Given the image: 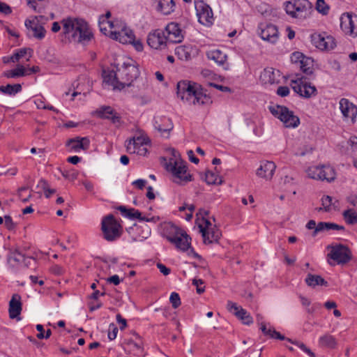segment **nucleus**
<instances>
[{
  "mask_svg": "<svg viewBox=\"0 0 357 357\" xmlns=\"http://www.w3.org/2000/svg\"><path fill=\"white\" fill-rule=\"evenodd\" d=\"M177 96L183 101L194 105H205L212 103L206 91L195 82L181 81L177 84Z\"/></svg>",
  "mask_w": 357,
  "mask_h": 357,
  "instance_id": "1",
  "label": "nucleus"
},
{
  "mask_svg": "<svg viewBox=\"0 0 357 357\" xmlns=\"http://www.w3.org/2000/svg\"><path fill=\"white\" fill-rule=\"evenodd\" d=\"M63 33L69 42L85 45L93 38L88 24L82 19L68 17L62 21Z\"/></svg>",
  "mask_w": 357,
  "mask_h": 357,
  "instance_id": "2",
  "label": "nucleus"
},
{
  "mask_svg": "<svg viewBox=\"0 0 357 357\" xmlns=\"http://www.w3.org/2000/svg\"><path fill=\"white\" fill-rule=\"evenodd\" d=\"M165 168L172 175V180L178 185H185L192 179V175L188 172L186 162L175 150L172 151V157L165 165Z\"/></svg>",
  "mask_w": 357,
  "mask_h": 357,
  "instance_id": "3",
  "label": "nucleus"
},
{
  "mask_svg": "<svg viewBox=\"0 0 357 357\" xmlns=\"http://www.w3.org/2000/svg\"><path fill=\"white\" fill-rule=\"evenodd\" d=\"M312 3L308 0H291L285 3L287 14L300 20L307 18L311 13Z\"/></svg>",
  "mask_w": 357,
  "mask_h": 357,
  "instance_id": "4",
  "label": "nucleus"
},
{
  "mask_svg": "<svg viewBox=\"0 0 357 357\" xmlns=\"http://www.w3.org/2000/svg\"><path fill=\"white\" fill-rule=\"evenodd\" d=\"M117 72L121 82L126 85L130 86L131 83L139 75V70L136 62L131 59H128L122 64H117Z\"/></svg>",
  "mask_w": 357,
  "mask_h": 357,
  "instance_id": "5",
  "label": "nucleus"
},
{
  "mask_svg": "<svg viewBox=\"0 0 357 357\" xmlns=\"http://www.w3.org/2000/svg\"><path fill=\"white\" fill-rule=\"evenodd\" d=\"M121 226L115 220L113 215L109 214L103 218L101 223V229L103 237L107 241H114L121 235Z\"/></svg>",
  "mask_w": 357,
  "mask_h": 357,
  "instance_id": "6",
  "label": "nucleus"
},
{
  "mask_svg": "<svg viewBox=\"0 0 357 357\" xmlns=\"http://www.w3.org/2000/svg\"><path fill=\"white\" fill-rule=\"evenodd\" d=\"M269 110L274 116L283 122L287 128H296L300 124L299 118L287 107L276 105L269 107Z\"/></svg>",
  "mask_w": 357,
  "mask_h": 357,
  "instance_id": "7",
  "label": "nucleus"
},
{
  "mask_svg": "<svg viewBox=\"0 0 357 357\" xmlns=\"http://www.w3.org/2000/svg\"><path fill=\"white\" fill-rule=\"evenodd\" d=\"M169 232L170 234L167 236V239L169 242L174 244L178 249L186 251L190 248L191 238L185 231L174 225H171Z\"/></svg>",
  "mask_w": 357,
  "mask_h": 357,
  "instance_id": "8",
  "label": "nucleus"
},
{
  "mask_svg": "<svg viewBox=\"0 0 357 357\" xmlns=\"http://www.w3.org/2000/svg\"><path fill=\"white\" fill-rule=\"evenodd\" d=\"M291 82L293 90L302 97L309 98L317 94L316 87L307 83L305 78L301 75L296 74Z\"/></svg>",
  "mask_w": 357,
  "mask_h": 357,
  "instance_id": "9",
  "label": "nucleus"
},
{
  "mask_svg": "<svg viewBox=\"0 0 357 357\" xmlns=\"http://www.w3.org/2000/svg\"><path fill=\"white\" fill-rule=\"evenodd\" d=\"M327 249L330 250V252L328 254V257L334 260L338 264H346L352 258L350 249L344 245H328Z\"/></svg>",
  "mask_w": 357,
  "mask_h": 357,
  "instance_id": "10",
  "label": "nucleus"
},
{
  "mask_svg": "<svg viewBox=\"0 0 357 357\" xmlns=\"http://www.w3.org/2000/svg\"><path fill=\"white\" fill-rule=\"evenodd\" d=\"M307 174L309 178L326 181L331 182L335 178V172L333 167L330 166H314L309 167L307 169Z\"/></svg>",
  "mask_w": 357,
  "mask_h": 357,
  "instance_id": "11",
  "label": "nucleus"
},
{
  "mask_svg": "<svg viewBox=\"0 0 357 357\" xmlns=\"http://www.w3.org/2000/svg\"><path fill=\"white\" fill-rule=\"evenodd\" d=\"M195 6L199 22L206 26L211 25L213 16L211 7L203 0H195Z\"/></svg>",
  "mask_w": 357,
  "mask_h": 357,
  "instance_id": "12",
  "label": "nucleus"
},
{
  "mask_svg": "<svg viewBox=\"0 0 357 357\" xmlns=\"http://www.w3.org/2000/svg\"><path fill=\"white\" fill-rule=\"evenodd\" d=\"M340 21L341 29L345 33L357 36V15L349 13H344Z\"/></svg>",
  "mask_w": 357,
  "mask_h": 357,
  "instance_id": "13",
  "label": "nucleus"
},
{
  "mask_svg": "<svg viewBox=\"0 0 357 357\" xmlns=\"http://www.w3.org/2000/svg\"><path fill=\"white\" fill-rule=\"evenodd\" d=\"M311 42L314 46L321 50H332L336 46L335 40L332 36H324L317 33L311 36Z\"/></svg>",
  "mask_w": 357,
  "mask_h": 357,
  "instance_id": "14",
  "label": "nucleus"
},
{
  "mask_svg": "<svg viewBox=\"0 0 357 357\" xmlns=\"http://www.w3.org/2000/svg\"><path fill=\"white\" fill-rule=\"evenodd\" d=\"M259 29L260 30L259 35L264 40L275 43L278 40L279 32L275 25L272 24H261Z\"/></svg>",
  "mask_w": 357,
  "mask_h": 357,
  "instance_id": "15",
  "label": "nucleus"
},
{
  "mask_svg": "<svg viewBox=\"0 0 357 357\" xmlns=\"http://www.w3.org/2000/svg\"><path fill=\"white\" fill-rule=\"evenodd\" d=\"M340 109L346 119H350L352 123L356 121L357 115V107L347 98H341L340 100Z\"/></svg>",
  "mask_w": 357,
  "mask_h": 357,
  "instance_id": "16",
  "label": "nucleus"
},
{
  "mask_svg": "<svg viewBox=\"0 0 357 357\" xmlns=\"http://www.w3.org/2000/svg\"><path fill=\"white\" fill-rule=\"evenodd\" d=\"M167 42L165 31L157 29L153 33H149L147 37L148 45L153 49H162Z\"/></svg>",
  "mask_w": 357,
  "mask_h": 357,
  "instance_id": "17",
  "label": "nucleus"
},
{
  "mask_svg": "<svg viewBox=\"0 0 357 357\" xmlns=\"http://www.w3.org/2000/svg\"><path fill=\"white\" fill-rule=\"evenodd\" d=\"M227 307L229 311L233 313L242 321L244 324L250 325L253 322L252 318L250 314L241 306L231 301H228Z\"/></svg>",
  "mask_w": 357,
  "mask_h": 357,
  "instance_id": "18",
  "label": "nucleus"
},
{
  "mask_svg": "<svg viewBox=\"0 0 357 357\" xmlns=\"http://www.w3.org/2000/svg\"><path fill=\"white\" fill-rule=\"evenodd\" d=\"M165 33L167 41L169 43H180L183 38L178 24L174 22H171L167 25Z\"/></svg>",
  "mask_w": 357,
  "mask_h": 357,
  "instance_id": "19",
  "label": "nucleus"
},
{
  "mask_svg": "<svg viewBox=\"0 0 357 357\" xmlns=\"http://www.w3.org/2000/svg\"><path fill=\"white\" fill-rule=\"evenodd\" d=\"M103 82L112 86L113 89H122L124 88V84L121 82L119 77V73L114 70H105L102 72Z\"/></svg>",
  "mask_w": 357,
  "mask_h": 357,
  "instance_id": "20",
  "label": "nucleus"
},
{
  "mask_svg": "<svg viewBox=\"0 0 357 357\" xmlns=\"http://www.w3.org/2000/svg\"><path fill=\"white\" fill-rule=\"evenodd\" d=\"M9 317L10 319H20L19 317L22 312L21 297L19 294H15L9 302Z\"/></svg>",
  "mask_w": 357,
  "mask_h": 357,
  "instance_id": "21",
  "label": "nucleus"
},
{
  "mask_svg": "<svg viewBox=\"0 0 357 357\" xmlns=\"http://www.w3.org/2000/svg\"><path fill=\"white\" fill-rule=\"evenodd\" d=\"M25 26L27 29L33 31V36L38 39H43L45 37V29L40 25L36 17L27 19L25 21Z\"/></svg>",
  "mask_w": 357,
  "mask_h": 357,
  "instance_id": "22",
  "label": "nucleus"
},
{
  "mask_svg": "<svg viewBox=\"0 0 357 357\" xmlns=\"http://www.w3.org/2000/svg\"><path fill=\"white\" fill-rule=\"evenodd\" d=\"M276 165L272 161L261 162L257 170V175L265 179H271L275 172Z\"/></svg>",
  "mask_w": 357,
  "mask_h": 357,
  "instance_id": "23",
  "label": "nucleus"
},
{
  "mask_svg": "<svg viewBox=\"0 0 357 357\" xmlns=\"http://www.w3.org/2000/svg\"><path fill=\"white\" fill-rule=\"evenodd\" d=\"M280 73L272 68H265L260 75V79L264 84H273L280 81Z\"/></svg>",
  "mask_w": 357,
  "mask_h": 357,
  "instance_id": "24",
  "label": "nucleus"
},
{
  "mask_svg": "<svg viewBox=\"0 0 357 357\" xmlns=\"http://www.w3.org/2000/svg\"><path fill=\"white\" fill-rule=\"evenodd\" d=\"M202 235L205 244H211L218 241L221 236L220 230L215 225L208 230L202 229Z\"/></svg>",
  "mask_w": 357,
  "mask_h": 357,
  "instance_id": "25",
  "label": "nucleus"
},
{
  "mask_svg": "<svg viewBox=\"0 0 357 357\" xmlns=\"http://www.w3.org/2000/svg\"><path fill=\"white\" fill-rule=\"evenodd\" d=\"M96 114L101 119H110L113 123L120 122V116L110 106L100 107L96 111Z\"/></svg>",
  "mask_w": 357,
  "mask_h": 357,
  "instance_id": "26",
  "label": "nucleus"
},
{
  "mask_svg": "<svg viewBox=\"0 0 357 357\" xmlns=\"http://www.w3.org/2000/svg\"><path fill=\"white\" fill-rule=\"evenodd\" d=\"M197 53V50L190 45H180L176 47L175 54L181 60L188 61Z\"/></svg>",
  "mask_w": 357,
  "mask_h": 357,
  "instance_id": "27",
  "label": "nucleus"
},
{
  "mask_svg": "<svg viewBox=\"0 0 357 357\" xmlns=\"http://www.w3.org/2000/svg\"><path fill=\"white\" fill-rule=\"evenodd\" d=\"M90 141L87 137H76L70 139L66 145L71 149L78 151L79 149L86 150L89 147Z\"/></svg>",
  "mask_w": 357,
  "mask_h": 357,
  "instance_id": "28",
  "label": "nucleus"
},
{
  "mask_svg": "<svg viewBox=\"0 0 357 357\" xmlns=\"http://www.w3.org/2000/svg\"><path fill=\"white\" fill-rule=\"evenodd\" d=\"M148 142L149 138L146 137L143 134L137 137H133L132 138L130 139L129 141L128 142L127 151L130 153H135L137 148H139L142 145L148 144Z\"/></svg>",
  "mask_w": 357,
  "mask_h": 357,
  "instance_id": "29",
  "label": "nucleus"
},
{
  "mask_svg": "<svg viewBox=\"0 0 357 357\" xmlns=\"http://www.w3.org/2000/svg\"><path fill=\"white\" fill-rule=\"evenodd\" d=\"M133 335L135 336L137 341H135L132 339L126 340L124 342V344L126 346L125 349L128 350L129 353H134L135 355H139L142 351V342L140 337L135 332H133Z\"/></svg>",
  "mask_w": 357,
  "mask_h": 357,
  "instance_id": "30",
  "label": "nucleus"
},
{
  "mask_svg": "<svg viewBox=\"0 0 357 357\" xmlns=\"http://www.w3.org/2000/svg\"><path fill=\"white\" fill-rule=\"evenodd\" d=\"M330 230H344V227L342 225H339L334 222H319L317 224L315 230H314L312 233V236H315L319 232H323L325 231Z\"/></svg>",
  "mask_w": 357,
  "mask_h": 357,
  "instance_id": "31",
  "label": "nucleus"
},
{
  "mask_svg": "<svg viewBox=\"0 0 357 357\" xmlns=\"http://www.w3.org/2000/svg\"><path fill=\"white\" fill-rule=\"evenodd\" d=\"M305 282L306 284L311 288H315L319 285L325 287L328 285V282L326 281L321 275H313L312 273H308L307 275Z\"/></svg>",
  "mask_w": 357,
  "mask_h": 357,
  "instance_id": "32",
  "label": "nucleus"
},
{
  "mask_svg": "<svg viewBox=\"0 0 357 357\" xmlns=\"http://www.w3.org/2000/svg\"><path fill=\"white\" fill-rule=\"evenodd\" d=\"M174 6L173 0H158L156 9L163 15H169L174 11Z\"/></svg>",
  "mask_w": 357,
  "mask_h": 357,
  "instance_id": "33",
  "label": "nucleus"
},
{
  "mask_svg": "<svg viewBox=\"0 0 357 357\" xmlns=\"http://www.w3.org/2000/svg\"><path fill=\"white\" fill-rule=\"evenodd\" d=\"M207 58L218 65H223L227 60V55L219 50H213L206 52Z\"/></svg>",
  "mask_w": 357,
  "mask_h": 357,
  "instance_id": "34",
  "label": "nucleus"
},
{
  "mask_svg": "<svg viewBox=\"0 0 357 357\" xmlns=\"http://www.w3.org/2000/svg\"><path fill=\"white\" fill-rule=\"evenodd\" d=\"M319 344L322 347L335 349L337 347L336 339L330 334H325L319 339Z\"/></svg>",
  "mask_w": 357,
  "mask_h": 357,
  "instance_id": "35",
  "label": "nucleus"
},
{
  "mask_svg": "<svg viewBox=\"0 0 357 357\" xmlns=\"http://www.w3.org/2000/svg\"><path fill=\"white\" fill-rule=\"evenodd\" d=\"M300 64L297 66L299 68L302 72L307 75H310L313 73V60L307 56L303 58V59L301 60Z\"/></svg>",
  "mask_w": 357,
  "mask_h": 357,
  "instance_id": "36",
  "label": "nucleus"
},
{
  "mask_svg": "<svg viewBox=\"0 0 357 357\" xmlns=\"http://www.w3.org/2000/svg\"><path fill=\"white\" fill-rule=\"evenodd\" d=\"M110 37L114 40H119L123 44H127L133 42V38L131 36H126V32L125 31H112L110 33Z\"/></svg>",
  "mask_w": 357,
  "mask_h": 357,
  "instance_id": "37",
  "label": "nucleus"
},
{
  "mask_svg": "<svg viewBox=\"0 0 357 357\" xmlns=\"http://www.w3.org/2000/svg\"><path fill=\"white\" fill-rule=\"evenodd\" d=\"M22 91V86L20 84H7L6 86H0V92L13 96Z\"/></svg>",
  "mask_w": 357,
  "mask_h": 357,
  "instance_id": "38",
  "label": "nucleus"
},
{
  "mask_svg": "<svg viewBox=\"0 0 357 357\" xmlns=\"http://www.w3.org/2000/svg\"><path fill=\"white\" fill-rule=\"evenodd\" d=\"M26 75V70L23 66H18L17 68L3 73V76L7 78H15Z\"/></svg>",
  "mask_w": 357,
  "mask_h": 357,
  "instance_id": "39",
  "label": "nucleus"
},
{
  "mask_svg": "<svg viewBox=\"0 0 357 357\" xmlns=\"http://www.w3.org/2000/svg\"><path fill=\"white\" fill-rule=\"evenodd\" d=\"M343 218L349 225L357 223V213L353 208H349L342 213Z\"/></svg>",
  "mask_w": 357,
  "mask_h": 357,
  "instance_id": "40",
  "label": "nucleus"
},
{
  "mask_svg": "<svg viewBox=\"0 0 357 357\" xmlns=\"http://www.w3.org/2000/svg\"><path fill=\"white\" fill-rule=\"evenodd\" d=\"M165 121L167 123L166 126H162L160 123L155 121L154 123V128L162 135H169V132L173 129V124L172 123L170 119H165Z\"/></svg>",
  "mask_w": 357,
  "mask_h": 357,
  "instance_id": "41",
  "label": "nucleus"
},
{
  "mask_svg": "<svg viewBox=\"0 0 357 357\" xmlns=\"http://www.w3.org/2000/svg\"><path fill=\"white\" fill-rule=\"evenodd\" d=\"M38 187L40 188L44 191L45 196L47 198H50L52 194H54L56 192V190L50 188L48 183L44 179H41L39 181Z\"/></svg>",
  "mask_w": 357,
  "mask_h": 357,
  "instance_id": "42",
  "label": "nucleus"
},
{
  "mask_svg": "<svg viewBox=\"0 0 357 357\" xmlns=\"http://www.w3.org/2000/svg\"><path fill=\"white\" fill-rule=\"evenodd\" d=\"M205 181L209 185L221 184L222 182L221 178L218 177L215 174L211 172H207L206 173Z\"/></svg>",
  "mask_w": 357,
  "mask_h": 357,
  "instance_id": "43",
  "label": "nucleus"
},
{
  "mask_svg": "<svg viewBox=\"0 0 357 357\" xmlns=\"http://www.w3.org/2000/svg\"><path fill=\"white\" fill-rule=\"evenodd\" d=\"M129 213H130L128 214V218L130 219L136 218L140 221H146V222H149V221H151L152 220H153V218H152L151 219L146 218L145 217L142 216V213L138 210H136L135 208H130V211Z\"/></svg>",
  "mask_w": 357,
  "mask_h": 357,
  "instance_id": "44",
  "label": "nucleus"
},
{
  "mask_svg": "<svg viewBox=\"0 0 357 357\" xmlns=\"http://www.w3.org/2000/svg\"><path fill=\"white\" fill-rule=\"evenodd\" d=\"M316 9L319 13L326 15L328 13L329 6L324 0H317Z\"/></svg>",
  "mask_w": 357,
  "mask_h": 357,
  "instance_id": "45",
  "label": "nucleus"
},
{
  "mask_svg": "<svg viewBox=\"0 0 357 357\" xmlns=\"http://www.w3.org/2000/svg\"><path fill=\"white\" fill-rule=\"evenodd\" d=\"M110 16H111V13L109 11H107L105 16L102 15L100 17L99 25H100V29L101 31L103 32V31H107V29L105 27H102V26L105 22H107L109 24L110 28L113 27V22H110V21H107V20L108 18H109Z\"/></svg>",
  "mask_w": 357,
  "mask_h": 357,
  "instance_id": "46",
  "label": "nucleus"
},
{
  "mask_svg": "<svg viewBox=\"0 0 357 357\" xmlns=\"http://www.w3.org/2000/svg\"><path fill=\"white\" fill-rule=\"evenodd\" d=\"M28 50H31V49L22 48L20 49L17 52L15 53L10 57V59L12 62H17L20 60V59L24 56Z\"/></svg>",
  "mask_w": 357,
  "mask_h": 357,
  "instance_id": "47",
  "label": "nucleus"
},
{
  "mask_svg": "<svg viewBox=\"0 0 357 357\" xmlns=\"http://www.w3.org/2000/svg\"><path fill=\"white\" fill-rule=\"evenodd\" d=\"M305 55L303 53L299 52H295L291 56V61L292 63L294 64L297 68V66L300 64L301 61V60L303 59Z\"/></svg>",
  "mask_w": 357,
  "mask_h": 357,
  "instance_id": "48",
  "label": "nucleus"
},
{
  "mask_svg": "<svg viewBox=\"0 0 357 357\" xmlns=\"http://www.w3.org/2000/svg\"><path fill=\"white\" fill-rule=\"evenodd\" d=\"M169 301L172 303V307L176 309L181 305V299L178 294L172 292L170 295Z\"/></svg>",
  "mask_w": 357,
  "mask_h": 357,
  "instance_id": "49",
  "label": "nucleus"
},
{
  "mask_svg": "<svg viewBox=\"0 0 357 357\" xmlns=\"http://www.w3.org/2000/svg\"><path fill=\"white\" fill-rule=\"evenodd\" d=\"M289 342H291L292 344H294L297 345L299 348H301L304 352L307 354L310 357H315L314 354L309 349L307 348L303 343L299 342H293L290 339H287Z\"/></svg>",
  "mask_w": 357,
  "mask_h": 357,
  "instance_id": "50",
  "label": "nucleus"
},
{
  "mask_svg": "<svg viewBox=\"0 0 357 357\" xmlns=\"http://www.w3.org/2000/svg\"><path fill=\"white\" fill-rule=\"evenodd\" d=\"M28 189V187H22L18 190V196L23 202H28L31 197V194L24 195V192Z\"/></svg>",
  "mask_w": 357,
  "mask_h": 357,
  "instance_id": "51",
  "label": "nucleus"
},
{
  "mask_svg": "<svg viewBox=\"0 0 357 357\" xmlns=\"http://www.w3.org/2000/svg\"><path fill=\"white\" fill-rule=\"evenodd\" d=\"M321 204L324 206L325 211H329L330 206L332 204V197L328 195L323 197L321 199Z\"/></svg>",
  "mask_w": 357,
  "mask_h": 357,
  "instance_id": "52",
  "label": "nucleus"
},
{
  "mask_svg": "<svg viewBox=\"0 0 357 357\" xmlns=\"http://www.w3.org/2000/svg\"><path fill=\"white\" fill-rule=\"evenodd\" d=\"M204 284V281L201 279H193L192 280V284L196 286L197 287V293L199 294H202L203 292H204L205 291V287L203 286V287H200L201 285H202Z\"/></svg>",
  "mask_w": 357,
  "mask_h": 357,
  "instance_id": "53",
  "label": "nucleus"
},
{
  "mask_svg": "<svg viewBox=\"0 0 357 357\" xmlns=\"http://www.w3.org/2000/svg\"><path fill=\"white\" fill-rule=\"evenodd\" d=\"M61 174L64 178H68L71 181L75 180L78 176V173L75 171H73V172L61 171Z\"/></svg>",
  "mask_w": 357,
  "mask_h": 357,
  "instance_id": "54",
  "label": "nucleus"
},
{
  "mask_svg": "<svg viewBox=\"0 0 357 357\" xmlns=\"http://www.w3.org/2000/svg\"><path fill=\"white\" fill-rule=\"evenodd\" d=\"M109 330H111V331H109V333H108V338L110 340H113L116 337L117 333H118V328L115 326L114 324H111L109 325Z\"/></svg>",
  "mask_w": 357,
  "mask_h": 357,
  "instance_id": "55",
  "label": "nucleus"
},
{
  "mask_svg": "<svg viewBox=\"0 0 357 357\" xmlns=\"http://www.w3.org/2000/svg\"><path fill=\"white\" fill-rule=\"evenodd\" d=\"M10 259H13L15 261L20 262L24 259V255L21 254L18 250H15L12 252L10 255Z\"/></svg>",
  "mask_w": 357,
  "mask_h": 357,
  "instance_id": "56",
  "label": "nucleus"
},
{
  "mask_svg": "<svg viewBox=\"0 0 357 357\" xmlns=\"http://www.w3.org/2000/svg\"><path fill=\"white\" fill-rule=\"evenodd\" d=\"M11 13H12L11 8L6 3H3L0 1V13L4 14V15H9Z\"/></svg>",
  "mask_w": 357,
  "mask_h": 357,
  "instance_id": "57",
  "label": "nucleus"
},
{
  "mask_svg": "<svg viewBox=\"0 0 357 357\" xmlns=\"http://www.w3.org/2000/svg\"><path fill=\"white\" fill-rule=\"evenodd\" d=\"M3 218L5 220V225L8 229L12 230L15 227V224L13 222L10 215H5Z\"/></svg>",
  "mask_w": 357,
  "mask_h": 357,
  "instance_id": "58",
  "label": "nucleus"
},
{
  "mask_svg": "<svg viewBox=\"0 0 357 357\" xmlns=\"http://www.w3.org/2000/svg\"><path fill=\"white\" fill-rule=\"evenodd\" d=\"M202 221L204 222V225H199V231L202 233V229H204L206 230H208L210 227H213L214 225H212V223L207 219L205 218V217L202 218Z\"/></svg>",
  "mask_w": 357,
  "mask_h": 357,
  "instance_id": "59",
  "label": "nucleus"
},
{
  "mask_svg": "<svg viewBox=\"0 0 357 357\" xmlns=\"http://www.w3.org/2000/svg\"><path fill=\"white\" fill-rule=\"evenodd\" d=\"M289 93V89L287 86H280L277 90V94L281 97L287 96Z\"/></svg>",
  "mask_w": 357,
  "mask_h": 357,
  "instance_id": "60",
  "label": "nucleus"
},
{
  "mask_svg": "<svg viewBox=\"0 0 357 357\" xmlns=\"http://www.w3.org/2000/svg\"><path fill=\"white\" fill-rule=\"evenodd\" d=\"M116 321L121 324L120 329L122 331L127 326V321L123 319L120 314H116Z\"/></svg>",
  "mask_w": 357,
  "mask_h": 357,
  "instance_id": "61",
  "label": "nucleus"
},
{
  "mask_svg": "<svg viewBox=\"0 0 357 357\" xmlns=\"http://www.w3.org/2000/svg\"><path fill=\"white\" fill-rule=\"evenodd\" d=\"M157 267L160 270V271L164 275H168L170 273V269L167 267H166L164 264L158 263Z\"/></svg>",
  "mask_w": 357,
  "mask_h": 357,
  "instance_id": "62",
  "label": "nucleus"
},
{
  "mask_svg": "<svg viewBox=\"0 0 357 357\" xmlns=\"http://www.w3.org/2000/svg\"><path fill=\"white\" fill-rule=\"evenodd\" d=\"M146 183V181L144 179H137L132 182V185L136 186L137 188L142 190Z\"/></svg>",
  "mask_w": 357,
  "mask_h": 357,
  "instance_id": "63",
  "label": "nucleus"
},
{
  "mask_svg": "<svg viewBox=\"0 0 357 357\" xmlns=\"http://www.w3.org/2000/svg\"><path fill=\"white\" fill-rule=\"evenodd\" d=\"M107 281L109 283H113L115 285H118L121 280L117 275H114L107 279Z\"/></svg>",
  "mask_w": 357,
  "mask_h": 357,
  "instance_id": "64",
  "label": "nucleus"
}]
</instances>
